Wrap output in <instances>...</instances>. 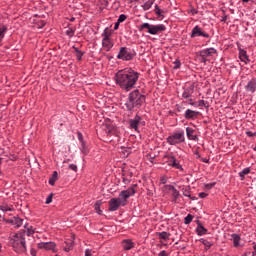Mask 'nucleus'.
Segmentation results:
<instances>
[{
  "mask_svg": "<svg viewBox=\"0 0 256 256\" xmlns=\"http://www.w3.org/2000/svg\"><path fill=\"white\" fill-rule=\"evenodd\" d=\"M191 15H197V10L195 8L190 9Z\"/></svg>",
  "mask_w": 256,
  "mask_h": 256,
  "instance_id": "603ef678",
  "label": "nucleus"
},
{
  "mask_svg": "<svg viewBox=\"0 0 256 256\" xmlns=\"http://www.w3.org/2000/svg\"><path fill=\"white\" fill-rule=\"evenodd\" d=\"M107 134H108V135H111V130H108Z\"/></svg>",
  "mask_w": 256,
  "mask_h": 256,
  "instance_id": "680f3d73",
  "label": "nucleus"
},
{
  "mask_svg": "<svg viewBox=\"0 0 256 256\" xmlns=\"http://www.w3.org/2000/svg\"><path fill=\"white\" fill-rule=\"evenodd\" d=\"M193 93H195V84H189L184 87V91L182 93L183 99H190Z\"/></svg>",
  "mask_w": 256,
  "mask_h": 256,
  "instance_id": "4468645a",
  "label": "nucleus"
},
{
  "mask_svg": "<svg viewBox=\"0 0 256 256\" xmlns=\"http://www.w3.org/2000/svg\"><path fill=\"white\" fill-rule=\"evenodd\" d=\"M55 242H40L38 243V249H44L45 251H55Z\"/></svg>",
  "mask_w": 256,
  "mask_h": 256,
  "instance_id": "2eb2a0df",
  "label": "nucleus"
},
{
  "mask_svg": "<svg viewBox=\"0 0 256 256\" xmlns=\"http://www.w3.org/2000/svg\"><path fill=\"white\" fill-rule=\"evenodd\" d=\"M101 205H102L101 200L96 201L94 204V209L98 215H101L103 213V211L101 210Z\"/></svg>",
  "mask_w": 256,
  "mask_h": 256,
  "instance_id": "c756f323",
  "label": "nucleus"
},
{
  "mask_svg": "<svg viewBox=\"0 0 256 256\" xmlns=\"http://www.w3.org/2000/svg\"><path fill=\"white\" fill-rule=\"evenodd\" d=\"M173 69H181V61L179 59H176L174 61V67Z\"/></svg>",
  "mask_w": 256,
  "mask_h": 256,
  "instance_id": "e433bc0d",
  "label": "nucleus"
},
{
  "mask_svg": "<svg viewBox=\"0 0 256 256\" xmlns=\"http://www.w3.org/2000/svg\"><path fill=\"white\" fill-rule=\"evenodd\" d=\"M116 85L125 91H131L139 81V73L131 68L120 70L115 75Z\"/></svg>",
  "mask_w": 256,
  "mask_h": 256,
  "instance_id": "f257e3e1",
  "label": "nucleus"
},
{
  "mask_svg": "<svg viewBox=\"0 0 256 256\" xmlns=\"http://www.w3.org/2000/svg\"><path fill=\"white\" fill-rule=\"evenodd\" d=\"M185 119H192L195 120L199 117V111L187 109L184 114Z\"/></svg>",
  "mask_w": 256,
  "mask_h": 256,
  "instance_id": "6ab92c4d",
  "label": "nucleus"
},
{
  "mask_svg": "<svg viewBox=\"0 0 256 256\" xmlns=\"http://www.w3.org/2000/svg\"><path fill=\"white\" fill-rule=\"evenodd\" d=\"M0 221H1V214H0Z\"/></svg>",
  "mask_w": 256,
  "mask_h": 256,
  "instance_id": "774afa93",
  "label": "nucleus"
},
{
  "mask_svg": "<svg viewBox=\"0 0 256 256\" xmlns=\"http://www.w3.org/2000/svg\"><path fill=\"white\" fill-rule=\"evenodd\" d=\"M24 229H27V224H24Z\"/></svg>",
  "mask_w": 256,
  "mask_h": 256,
  "instance_id": "e2e57ef3",
  "label": "nucleus"
},
{
  "mask_svg": "<svg viewBox=\"0 0 256 256\" xmlns=\"http://www.w3.org/2000/svg\"><path fill=\"white\" fill-rule=\"evenodd\" d=\"M153 159H155V157L150 158V163H153Z\"/></svg>",
  "mask_w": 256,
  "mask_h": 256,
  "instance_id": "13d9d810",
  "label": "nucleus"
},
{
  "mask_svg": "<svg viewBox=\"0 0 256 256\" xmlns=\"http://www.w3.org/2000/svg\"><path fill=\"white\" fill-rule=\"evenodd\" d=\"M207 193H205V192H201V193H199V197H200V199H205V197H207Z\"/></svg>",
  "mask_w": 256,
  "mask_h": 256,
  "instance_id": "8fccbe9b",
  "label": "nucleus"
},
{
  "mask_svg": "<svg viewBox=\"0 0 256 256\" xmlns=\"http://www.w3.org/2000/svg\"><path fill=\"white\" fill-rule=\"evenodd\" d=\"M121 205L125 207V200L121 201V198H112L109 201V211H117Z\"/></svg>",
  "mask_w": 256,
  "mask_h": 256,
  "instance_id": "9d476101",
  "label": "nucleus"
},
{
  "mask_svg": "<svg viewBox=\"0 0 256 256\" xmlns=\"http://www.w3.org/2000/svg\"><path fill=\"white\" fill-rule=\"evenodd\" d=\"M127 19V15L121 14L117 20L118 23H123Z\"/></svg>",
  "mask_w": 256,
  "mask_h": 256,
  "instance_id": "a19ab883",
  "label": "nucleus"
},
{
  "mask_svg": "<svg viewBox=\"0 0 256 256\" xmlns=\"http://www.w3.org/2000/svg\"><path fill=\"white\" fill-rule=\"evenodd\" d=\"M145 102V95L141 94L139 90L132 91L128 96V101L125 106L128 111H133V109H139L141 105Z\"/></svg>",
  "mask_w": 256,
  "mask_h": 256,
  "instance_id": "7ed1b4c3",
  "label": "nucleus"
},
{
  "mask_svg": "<svg viewBox=\"0 0 256 256\" xmlns=\"http://www.w3.org/2000/svg\"><path fill=\"white\" fill-rule=\"evenodd\" d=\"M246 135H247V137H255L256 133H253L252 131H247Z\"/></svg>",
  "mask_w": 256,
  "mask_h": 256,
  "instance_id": "de8ad7c7",
  "label": "nucleus"
},
{
  "mask_svg": "<svg viewBox=\"0 0 256 256\" xmlns=\"http://www.w3.org/2000/svg\"><path fill=\"white\" fill-rule=\"evenodd\" d=\"M81 143V151L84 153V155H87L89 153V150L87 149V146H85V142H80Z\"/></svg>",
  "mask_w": 256,
  "mask_h": 256,
  "instance_id": "72a5a7b5",
  "label": "nucleus"
},
{
  "mask_svg": "<svg viewBox=\"0 0 256 256\" xmlns=\"http://www.w3.org/2000/svg\"><path fill=\"white\" fill-rule=\"evenodd\" d=\"M119 22L117 21V23L114 25V29H115V31H117V29H119Z\"/></svg>",
  "mask_w": 256,
  "mask_h": 256,
  "instance_id": "6e6d98bb",
  "label": "nucleus"
},
{
  "mask_svg": "<svg viewBox=\"0 0 256 256\" xmlns=\"http://www.w3.org/2000/svg\"><path fill=\"white\" fill-rule=\"evenodd\" d=\"M164 159H166L165 163L166 165H168V167H172V169H178L179 171H183V166L181 165L179 160L175 158V156L168 154L164 156Z\"/></svg>",
  "mask_w": 256,
  "mask_h": 256,
  "instance_id": "0eeeda50",
  "label": "nucleus"
},
{
  "mask_svg": "<svg viewBox=\"0 0 256 256\" xmlns=\"http://www.w3.org/2000/svg\"><path fill=\"white\" fill-rule=\"evenodd\" d=\"M52 202H53V193H50L48 195V197L46 198L45 203H46V205H49V203H52Z\"/></svg>",
  "mask_w": 256,
  "mask_h": 256,
  "instance_id": "4c0bfd02",
  "label": "nucleus"
},
{
  "mask_svg": "<svg viewBox=\"0 0 256 256\" xmlns=\"http://www.w3.org/2000/svg\"><path fill=\"white\" fill-rule=\"evenodd\" d=\"M57 179H59V174L57 173V171H54L52 174V177L49 179V185H51L53 187V185H55V182L57 181Z\"/></svg>",
  "mask_w": 256,
  "mask_h": 256,
  "instance_id": "c85d7f7f",
  "label": "nucleus"
},
{
  "mask_svg": "<svg viewBox=\"0 0 256 256\" xmlns=\"http://www.w3.org/2000/svg\"><path fill=\"white\" fill-rule=\"evenodd\" d=\"M122 176H123V182L127 183V181L129 180L125 177V170H122Z\"/></svg>",
  "mask_w": 256,
  "mask_h": 256,
  "instance_id": "3c124183",
  "label": "nucleus"
},
{
  "mask_svg": "<svg viewBox=\"0 0 256 256\" xmlns=\"http://www.w3.org/2000/svg\"><path fill=\"white\" fill-rule=\"evenodd\" d=\"M231 239L233 241L234 247H239V243H241V236L238 234H232Z\"/></svg>",
  "mask_w": 256,
  "mask_h": 256,
  "instance_id": "a878e982",
  "label": "nucleus"
},
{
  "mask_svg": "<svg viewBox=\"0 0 256 256\" xmlns=\"http://www.w3.org/2000/svg\"><path fill=\"white\" fill-rule=\"evenodd\" d=\"M194 133H195V130L193 128H191V127L186 128L187 138L190 141H199V137L197 135H194Z\"/></svg>",
  "mask_w": 256,
  "mask_h": 256,
  "instance_id": "412c9836",
  "label": "nucleus"
},
{
  "mask_svg": "<svg viewBox=\"0 0 256 256\" xmlns=\"http://www.w3.org/2000/svg\"><path fill=\"white\" fill-rule=\"evenodd\" d=\"M141 116L136 115L133 119L129 120L130 129H134V131H139V126L141 125ZM145 125V122H143Z\"/></svg>",
  "mask_w": 256,
  "mask_h": 256,
  "instance_id": "ddd939ff",
  "label": "nucleus"
},
{
  "mask_svg": "<svg viewBox=\"0 0 256 256\" xmlns=\"http://www.w3.org/2000/svg\"><path fill=\"white\" fill-rule=\"evenodd\" d=\"M202 161H203V163H209V159H207V158H202Z\"/></svg>",
  "mask_w": 256,
  "mask_h": 256,
  "instance_id": "4d7b16f0",
  "label": "nucleus"
},
{
  "mask_svg": "<svg viewBox=\"0 0 256 256\" xmlns=\"http://www.w3.org/2000/svg\"><path fill=\"white\" fill-rule=\"evenodd\" d=\"M0 210L3 211L4 213H6L7 211H13V207L1 206Z\"/></svg>",
  "mask_w": 256,
  "mask_h": 256,
  "instance_id": "58836bf2",
  "label": "nucleus"
},
{
  "mask_svg": "<svg viewBox=\"0 0 256 256\" xmlns=\"http://www.w3.org/2000/svg\"><path fill=\"white\" fill-rule=\"evenodd\" d=\"M217 53V50L215 48H206L201 51H199L200 57H213Z\"/></svg>",
  "mask_w": 256,
  "mask_h": 256,
  "instance_id": "a211bd4d",
  "label": "nucleus"
},
{
  "mask_svg": "<svg viewBox=\"0 0 256 256\" xmlns=\"http://www.w3.org/2000/svg\"><path fill=\"white\" fill-rule=\"evenodd\" d=\"M6 223H10L15 229H19V227L23 225V219L19 218V216H14L13 218L6 220Z\"/></svg>",
  "mask_w": 256,
  "mask_h": 256,
  "instance_id": "dca6fc26",
  "label": "nucleus"
},
{
  "mask_svg": "<svg viewBox=\"0 0 256 256\" xmlns=\"http://www.w3.org/2000/svg\"><path fill=\"white\" fill-rule=\"evenodd\" d=\"M122 245H123V249L125 251H131V249H133V247H135V243H133V241L129 240V239L123 240Z\"/></svg>",
  "mask_w": 256,
  "mask_h": 256,
  "instance_id": "5701e85b",
  "label": "nucleus"
},
{
  "mask_svg": "<svg viewBox=\"0 0 256 256\" xmlns=\"http://www.w3.org/2000/svg\"><path fill=\"white\" fill-rule=\"evenodd\" d=\"M191 37H204L205 39H209V33L203 32V29H201V27L195 26L192 29Z\"/></svg>",
  "mask_w": 256,
  "mask_h": 256,
  "instance_id": "f8f14e48",
  "label": "nucleus"
},
{
  "mask_svg": "<svg viewBox=\"0 0 256 256\" xmlns=\"http://www.w3.org/2000/svg\"><path fill=\"white\" fill-rule=\"evenodd\" d=\"M84 54L85 53H83L81 50H79V48H76V57H77L78 61H81Z\"/></svg>",
  "mask_w": 256,
  "mask_h": 256,
  "instance_id": "473e14b6",
  "label": "nucleus"
},
{
  "mask_svg": "<svg viewBox=\"0 0 256 256\" xmlns=\"http://www.w3.org/2000/svg\"><path fill=\"white\" fill-rule=\"evenodd\" d=\"M153 3H155V0H147V1L142 5L143 11H149V9H151V7H153Z\"/></svg>",
  "mask_w": 256,
  "mask_h": 256,
  "instance_id": "bb28decb",
  "label": "nucleus"
},
{
  "mask_svg": "<svg viewBox=\"0 0 256 256\" xmlns=\"http://www.w3.org/2000/svg\"><path fill=\"white\" fill-rule=\"evenodd\" d=\"M157 236L159 239H162L163 241H169V239L171 238V233L162 231V232H158Z\"/></svg>",
  "mask_w": 256,
  "mask_h": 256,
  "instance_id": "393cba45",
  "label": "nucleus"
},
{
  "mask_svg": "<svg viewBox=\"0 0 256 256\" xmlns=\"http://www.w3.org/2000/svg\"><path fill=\"white\" fill-rule=\"evenodd\" d=\"M92 250L91 249H86L85 250V255L84 256H92Z\"/></svg>",
  "mask_w": 256,
  "mask_h": 256,
  "instance_id": "09e8293b",
  "label": "nucleus"
},
{
  "mask_svg": "<svg viewBox=\"0 0 256 256\" xmlns=\"http://www.w3.org/2000/svg\"><path fill=\"white\" fill-rule=\"evenodd\" d=\"M251 173V169L249 167L244 168L242 171L239 172V177L241 178V181L245 179V175H249Z\"/></svg>",
  "mask_w": 256,
  "mask_h": 256,
  "instance_id": "cd10ccee",
  "label": "nucleus"
},
{
  "mask_svg": "<svg viewBox=\"0 0 256 256\" xmlns=\"http://www.w3.org/2000/svg\"><path fill=\"white\" fill-rule=\"evenodd\" d=\"M133 176V173H130V177H132Z\"/></svg>",
  "mask_w": 256,
  "mask_h": 256,
  "instance_id": "0e129e2a",
  "label": "nucleus"
},
{
  "mask_svg": "<svg viewBox=\"0 0 256 256\" xmlns=\"http://www.w3.org/2000/svg\"><path fill=\"white\" fill-rule=\"evenodd\" d=\"M9 243L15 253H27V242L25 241V233L18 232L10 235Z\"/></svg>",
  "mask_w": 256,
  "mask_h": 256,
  "instance_id": "f03ea898",
  "label": "nucleus"
},
{
  "mask_svg": "<svg viewBox=\"0 0 256 256\" xmlns=\"http://www.w3.org/2000/svg\"><path fill=\"white\" fill-rule=\"evenodd\" d=\"M114 45L115 44L113 43V39H111V33L107 31V28L104 29L102 33V47L104 51H107V52L111 51Z\"/></svg>",
  "mask_w": 256,
  "mask_h": 256,
  "instance_id": "423d86ee",
  "label": "nucleus"
},
{
  "mask_svg": "<svg viewBox=\"0 0 256 256\" xmlns=\"http://www.w3.org/2000/svg\"><path fill=\"white\" fill-rule=\"evenodd\" d=\"M238 51H239V59L240 61H242V63H245V65H247V63H250V59L249 56L247 55V51H245V49L241 48V43L237 42L236 43Z\"/></svg>",
  "mask_w": 256,
  "mask_h": 256,
  "instance_id": "9b49d317",
  "label": "nucleus"
},
{
  "mask_svg": "<svg viewBox=\"0 0 256 256\" xmlns=\"http://www.w3.org/2000/svg\"><path fill=\"white\" fill-rule=\"evenodd\" d=\"M135 193H137V190L135 189V186H132L127 190L121 191L118 199L125 201V205H127V199H129V197H133Z\"/></svg>",
  "mask_w": 256,
  "mask_h": 256,
  "instance_id": "1a4fd4ad",
  "label": "nucleus"
},
{
  "mask_svg": "<svg viewBox=\"0 0 256 256\" xmlns=\"http://www.w3.org/2000/svg\"><path fill=\"white\" fill-rule=\"evenodd\" d=\"M200 241L205 247H207V249H211V247H213V243L209 242V240L201 239Z\"/></svg>",
  "mask_w": 256,
  "mask_h": 256,
  "instance_id": "7c9ffc66",
  "label": "nucleus"
},
{
  "mask_svg": "<svg viewBox=\"0 0 256 256\" xmlns=\"http://www.w3.org/2000/svg\"><path fill=\"white\" fill-rule=\"evenodd\" d=\"M78 140L80 141V143H85V141L83 140V134L81 132H78Z\"/></svg>",
  "mask_w": 256,
  "mask_h": 256,
  "instance_id": "c03bdc74",
  "label": "nucleus"
},
{
  "mask_svg": "<svg viewBox=\"0 0 256 256\" xmlns=\"http://www.w3.org/2000/svg\"><path fill=\"white\" fill-rule=\"evenodd\" d=\"M168 145H179L185 143V131L180 130L173 132L172 135L168 136L166 139Z\"/></svg>",
  "mask_w": 256,
  "mask_h": 256,
  "instance_id": "39448f33",
  "label": "nucleus"
},
{
  "mask_svg": "<svg viewBox=\"0 0 256 256\" xmlns=\"http://www.w3.org/2000/svg\"><path fill=\"white\" fill-rule=\"evenodd\" d=\"M183 195L184 197H191V191L189 190V188L183 189Z\"/></svg>",
  "mask_w": 256,
  "mask_h": 256,
  "instance_id": "ea45409f",
  "label": "nucleus"
},
{
  "mask_svg": "<svg viewBox=\"0 0 256 256\" xmlns=\"http://www.w3.org/2000/svg\"><path fill=\"white\" fill-rule=\"evenodd\" d=\"M126 155H129V152H127Z\"/></svg>",
  "mask_w": 256,
  "mask_h": 256,
  "instance_id": "69168bd1",
  "label": "nucleus"
},
{
  "mask_svg": "<svg viewBox=\"0 0 256 256\" xmlns=\"http://www.w3.org/2000/svg\"><path fill=\"white\" fill-rule=\"evenodd\" d=\"M33 233H35V230H33V228H27V235L28 236L33 235Z\"/></svg>",
  "mask_w": 256,
  "mask_h": 256,
  "instance_id": "49530a36",
  "label": "nucleus"
},
{
  "mask_svg": "<svg viewBox=\"0 0 256 256\" xmlns=\"http://www.w3.org/2000/svg\"><path fill=\"white\" fill-rule=\"evenodd\" d=\"M196 233L199 235V237H203V235H207V229L204 228L201 223H198L196 227Z\"/></svg>",
  "mask_w": 256,
  "mask_h": 256,
  "instance_id": "b1692460",
  "label": "nucleus"
},
{
  "mask_svg": "<svg viewBox=\"0 0 256 256\" xmlns=\"http://www.w3.org/2000/svg\"><path fill=\"white\" fill-rule=\"evenodd\" d=\"M191 221H193V215L188 214V215L185 217V225H189V223H191Z\"/></svg>",
  "mask_w": 256,
  "mask_h": 256,
  "instance_id": "c9c22d12",
  "label": "nucleus"
},
{
  "mask_svg": "<svg viewBox=\"0 0 256 256\" xmlns=\"http://www.w3.org/2000/svg\"><path fill=\"white\" fill-rule=\"evenodd\" d=\"M166 187L172 195V203H177V199H179L180 194H179L178 190L176 189V187L173 185H167Z\"/></svg>",
  "mask_w": 256,
  "mask_h": 256,
  "instance_id": "f3484780",
  "label": "nucleus"
},
{
  "mask_svg": "<svg viewBox=\"0 0 256 256\" xmlns=\"http://www.w3.org/2000/svg\"><path fill=\"white\" fill-rule=\"evenodd\" d=\"M138 29L139 31H143V29H147L150 35H159V33H163V31H165L167 27H165V25L163 24L151 25L146 22L140 25Z\"/></svg>",
  "mask_w": 256,
  "mask_h": 256,
  "instance_id": "20e7f679",
  "label": "nucleus"
},
{
  "mask_svg": "<svg viewBox=\"0 0 256 256\" xmlns=\"http://www.w3.org/2000/svg\"><path fill=\"white\" fill-rule=\"evenodd\" d=\"M160 183H161L162 185H165V183H167V177L162 176V177L160 178Z\"/></svg>",
  "mask_w": 256,
  "mask_h": 256,
  "instance_id": "a18cd8bd",
  "label": "nucleus"
},
{
  "mask_svg": "<svg viewBox=\"0 0 256 256\" xmlns=\"http://www.w3.org/2000/svg\"><path fill=\"white\" fill-rule=\"evenodd\" d=\"M253 256H256V249L252 252Z\"/></svg>",
  "mask_w": 256,
  "mask_h": 256,
  "instance_id": "bf43d9fd",
  "label": "nucleus"
},
{
  "mask_svg": "<svg viewBox=\"0 0 256 256\" xmlns=\"http://www.w3.org/2000/svg\"><path fill=\"white\" fill-rule=\"evenodd\" d=\"M133 57V52L127 47H121L117 55V59H121L122 61H131Z\"/></svg>",
  "mask_w": 256,
  "mask_h": 256,
  "instance_id": "6e6552de",
  "label": "nucleus"
},
{
  "mask_svg": "<svg viewBox=\"0 0 256 256\" xmlns=\"http://www.w3.org/2000/svg\"><path fill=\"white\" fill-rule=\"evenodd\" d=\"M246 91H248V93H255L256 91V79L252 78L248 84L246 85Z\"/></svg>",
  "mask_w": 256,
  "mask_h": 256,
  "instance_id": "4be33fe9",
  "label": "nucleus"
},
{
  "mask_svg": "<svg viewBox=\"0 0 256 256\" xmlns=\"http://www.w3.org/2000/svg\"><path fill=\"white\" fill-rule=\"evenodd\" d=\"M154 11L158 15V17H161L163 15V10H161V8H159V5H155Z\"/></svg>",
  "mask_w": 256,
  "mask_h": 256,
  "instance_id": "f704fd0d",
  "label": "nucleus"
},
{
  "mask_svg": "<svg viewBox=\"0 0 256 256\" xmlns=\"http://www.w3.org/2000/svg\"><path fill=\"white\" fill-rule=\"evenodd\" d=\"M198 107H209V105H207V102H205V100H199Z\"/></svg>",
  "mask_w": 256,
  "mask_h": 256,
  "instance_id": "79ce46f5",
  "label": "nucleus"
},
{
  "mask_svg": "<svg viewBox=\"0 0 256 256\" xmlns=\"http://www.w3.org/2000/svg\"><path fill=\"white\" fill-rule=\"evenodd\" d=\"M189 99V105H191L192 107H195V102H193V99L188 98Z\"/></svg>",
  "mask_w": 256,
  "mask_h": 256,
  "instance_id": "864d4df0",
  "label": "nucleus"
},
{
  "mask_svg": "<svg viewBox=\"0 0 256 256\" xmlns=\"http://www.w3.org/2000/svg\"><path fill=\"white\" fill-rule=\"evenodd\" d=\"M66 246L64 247V251L66 253H69L73 249V246L75 245V235H72L70 239L65 241Z\"/></svg>",
  "mask_w": 256,
  "mask_h": 256,
  "instance_id": "aec40b11",
  "label": "nucleus"
},
{
  "mask_svg": "<svg viewBox=\"0 0 256 256\" xmlns=\"http://www.w3.org/2000/svg\"><path fill=\"white\" fill-rule=\"evenodd\" d=\"M195 155H197V157H201V155L199 154V152H196Z\"/></svg>",
  "mask_w": 256,
  "mask_h": 256,
  "instance_id": "052dcab7",
  "label": "nucleus"
},
{
  "mask_svg": "<svg viewBox=\"0 0 256 256\" xmlns=\"http://www.w3.org/2000/svg\"><path fill=\"white\" fill-rule=\"evenodd\" d=\"M0 165H1V158H0Z\"/></svg>",
  "mask_w": 256,
  "mask_h": 256,
  "instance_id": "338daca9",
  "label": "nucleus"
},
{
  "mask_svg": "<svg viewBox=\"0 0 256 256\" xmlns=\"http://www.w3.org/2000/svg\"><path fill=\"white\" fill-rule=\"evenodd\" d=\"M69 169H71V171H74L75 173H77V165H75V164H70V165H69Z\"/></svg>",
  "mask_w": 256,
  "mask_h": 256,
  "instance_id": "37998d69",
  "label": "nucleus"
},
{
  "mask_svg": "<svg viewBox=\"0 0 256 256\" xmlns=\"http://www.w3.org/2000/svg\"><path fill=\"white\" fill-rule=\"evenodd\" d=\"M66 35L68 36V37H74L75 36V28H68L67 30H66Z\"/></svg>",
  "mask_w": 256,
  "mask_h": 256,
  "instance_id": "2f4dec72",
  "label": "nucleus"
},
{
  "mask_svg": "<svg viewBox=\"0 0 256 256\" xmlns=\"http://www.w3.org/2000/svg\"><path fill=\"white\" fill-rule=\"evenodd\" d=\"M200 61H201V63H207V58L206 57H201Z\"/></svg>",
  "mask_w": 256,
  "mask_h": 256,
  "instance_id": "5fc2aeb1",
  "label": "nucleus"
}]
</instances>
